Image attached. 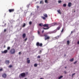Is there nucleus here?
<instances>
[{
    "instance_id": "18",
    "label": "nucleus",
    "mask_w": 79,
    "mask_h": 79,
    "mask_svg": "<svg viewBox=\"0 0 79 79\" xmlns=\"http://www.w3.org/2000/svg\"><path fill=\"white\" fill-rule=\"evenodd\" d=\"M63 77V76H60L58 78V79H61V78H62V77Z\"/></svg>"
},
{
    "instance_id": "37",
    "label": "nucleus",
    "mask_w": 79,
    "mask_h": 79,
    "mask_svg": "<svg viewBox=\"0 0 79 79\" xmlns=\"http://www.w3.org/2000/svg\"><path fill=\"white\" fill-rule=\"evenodd\" d=\"M21 52H19V55H21Z\"/></svg>"
},
{
    "instance_id": "33",
    "label": "nucleus",
    "mask_w": 79,
    "mask_h": 79,
    "mask_svg": "<svg viewBox=\"0 0 79 79\" xmlns=\"http://www.w3.org/2000/svg\"><path fill=\"white\" fill-rule=\"evenodd\" d=\"M75 74H76V73H74L73 74H72V77H73V76H74V75H75Z\"/></svg>"
},
{
    "instance_id": "19",
    "label": "nucleus",
    "mask_w": 79,
    "mask_h": 79,
    "mask_svg": "<svg viewBox=\"0 0 79 79\" xmlns=\"http://www.w3.org/2000/svg\"><path fill=\"white\" fill-rule=\"evenodd\" d=\"M34 66H35V67H37V64H35L34 65Z\"/></svg>"
},
{
    "instance_id": "52",
    "label": "nucleus",
    "mask_w": 79,
    "mask_h": 79,
    "mask_svg": "<svg viewBox=\"0 0 79 79\" xmlns=\"http://www.w3.org/2000/svg\"><path fill=\"white\" fill-rule=\"evenodd\" d=\"M56 30H55L54 31H55Z\"/></svg>"
},
{
    "instance_id": "2",
    "label": "nucleus",
    "mask_w": 79,
    "mask_h": 79,
    "mask_svg": "<svg viewBox=\"0 0 79 79\" xmlns=\"http://www.w3.org/2000/svg\"><path fill=\"white\" fill-rule=\"evenodd\" d=\"M44 37H45V40H48L50 39V37L49 36H48L47 34H44Z\"/></svg>"
},
{
    "instance_id": "16",
    "label": "nucleus",
    "mask_w": 79,
    "mask_h": 79,
    "mask_svg": "<svg viewBox=\"0 0 79 79\" xmlns=\"http://www.w3.org/2000/svg\"><path fill=\"white\" fill-rule=\"evenodd\" d=\"M39 26H44V25H43V23H40L39 24Z\"/></svg>"
},
{
    "instance_id": "12",
    "label": "nucleus",
    "mask_w": 79,
    "mask_h": 79,
    "mask_svg": "<svg viewBox=\"0 0 79 79\" xmlns=\"http://www.w3.org/2000/svg\"><path fill=\"white\" fill-rule=\"evenodd\" d=\"M57 11L59 14H61V12L60 10L59 9V10H58Z\"/></svg>"
},
{
    "instance_id": "48",
    "label": "nucleus",
    "mask_w": 79,
    "mask_h": 79,
    "mask_svg": "<svg viewBox=\"0 0 79 79\" xmlns=\"http://www.w3.org/2000/svg\"><path fill=\"white\" fill-rule=\"evenodd\" d=\"M6 24H5V26H6Z\"/></svg>"
},
{
    "instance_id": "38",
    "label": "nucleus",
    "mask_w": 79,
    "mask_h": 79,
    "mask_svg": "<svg viewBox=\"0 0 79 79\" xmlns=\"http://www.w3.org/2000/svg\"><path fill=\"white\" fill-rule=\"evenodd\" d=\"M38 34H40V32L39 31H38Z\"/></svg>"
},
{
    "instance_id": "42",
    "label": "nucleus",
    "mask_w": 79,
    "mask_h": 79,
    "mask_svg": "<svg viewBox=\"0 0 79 79\" xmlns=\"http://www.w3.org/2000/svg\"><path fill=\"white\" fill-rule=\"evenodd\" d=\"M42 2H43V1H41L40 2V3H42Z\"/></svg>"
},
{
    "instance_id": "11",
    "label": "nucleus",
    "mask_w": 79,
    "mask_h": 79,
    "mask_svg": "<svg viewBox=\"0 0 79 79\" xmlns=\"http://www.w3.org/2000/svg\"><path fill=\"white\" fill-rule=\"evenodd\" d=\"M8 52V50H4L3 52H2V53H6Z\"/></svg>"
},
{
    "instance_id": "17",
    "label": "nucleus",
    "mask_w": 79,
    "mask_h": 79,
    "mask_svg": "<svg viewBox=\"0 0 79 79\" xmlns=\"http://www.w3.org/2000/svg\"><path fill=\"white\" fill-rule=\"evenodd\" d=\"M67 42V45H69V40H68Z\"/></svg>"
},
{
    "instance_id": "30",
    "label": "nucleus",
    "mask_w": 79,
    "mask_h": 79,
    "mask_svg": "<svg viewBox=\"0 0 79 79\" xmlns=\"http://www.w3.org/2000/svg\"><path fill=\"white\" fill-rule=\"evenodd\" d=\"M42 53V51L40 50V52H39V54H40Z\"/></svg>"
},
{
    "instance_id": "49",
    "label": "nucleus",
    "mask_w": 79,
    "mask_h": 79,
    "mask_svg": "<svg viewBox=\"0 0 79 79\" xmlns=\"http://www.w3.org/2000/svg\"><path fill=\"white\" fill-rule=\"evenodd\" d=\"M56 32V31L55 32Z\"/></svg>"
},
{
    "instance_id": "3",
    "label": "nucleus",
    "mask_w": 79,
    "mask_h": 79,
    "mask_svg": "<svg viewBox=\"0 0 79 79\" xmlns=\"http://www.w3.org/2000/svg\"><path fill=\"white\" fill-rule=\"evenodd\" d=\"M10 53L11 54H14L15 53V50L14 49H12L10 51Z\"/></svg>"
},
{
    "instance_id": "39",
    "label": "nucleus",
    "mask_w": 79,
    "mask_h": 79,
    "mask_svg": "<svg viewBox=\"0 0 79 79\" xmlns=\"http://www.w3.org/2000/svg\"><path fill=\"white\" fill-rule=\"evenodd\" d=\"M76 63H77V61H76L75 62H74V64H75Z\"/></svg>"
},
{
    "instance_id": "40",
    "label": "nucleus",
    "mask_w": 79,
    "mask_h": 79,
    "mask_svg": "<svg viewBox=\"0 0 79 79\" xmlns=\"http://www.w3.org/2000/svg\"><path fill=\"white\" fill-rule=\"evenodd\" d=\"M6 29H5L4 30V32H6Z\"/></svg>"
},
{
    "instance_id": "27",
    "label": "nucleus",
    "mask_w": 79,
    "mask_h": 79,
    "mask_svg": "<svg viewBox=\"0 0 79 79\" xmlns=\"http://www.w3.org/2000/svg\"><path fill=\"white\" fill-rule=\"evenodd\" d=\"M53 24V26H55V25H56V24H57L56 23H54Z\"/></svg>"
},
{
    "instance_id": "35",
    "label": "nucleus",
    "mask_w": 79,
    "mask_h": 79,
    "mask_svg": "<svg viewBox=\"0 0 79 79\" xmlns=\"http://www.w3.org/2000/svg\"><path fill=\"white\" fill-rule=\"evenodd\" d=\"M56 39H58L59 38V36H56Z\"/></svg>"
},
{
    "instance_id": "22",
    "label": "nucleus",
    "mask_w": 79,
    "mask_h": 79,
    "mask_svg": "<svg viewBox=\"0 0 79 79\" xmlns=\"http://www.w3.org/2000/svg\"><path fill=\"white\" fill-rule=\"evenodd\" d=\"M63 6H64L65 7H66V4H63Z\"/></svg>"
},
{
    "instance_id": "1",
    "label": "nucleus",
    "mask_w": 79,
    "mask_h": 79,
    "mask_svg": "<svg viewBox=\"0 0 79 79\" xmlns=\"http://www.w3.org/2000/svg\"><path fill=\"white\" fill-rule=\"evenodd\" d=\"M43 16L44 17L42 16H41V18L44 20H45V19H46V18L48 17V15H47V14H43Z\"/></svg>"
},
{
    "instance_id": "47",
    "label": "nucleus",
    "mask_w": 79,
    "mask_h": 79,
    "mask_svg": "<svg viewBox=\"0 0 79 79\" xmlns=\"http://www.w3.org/2000/svg\"><path fill=\"white\" fill-rule=\"evenodd\" d=\"M40 79H43V78H40Z\"/></svg>"
},
{
    "instance_id": "50",
    "label": "nucleus",
    "mask_w": 79,
    "mask_h": 79,
    "mask_svg": "<svg viewBox=\"0 0 79 79\" xmlns=\"http://www.w3.org/2000/svg\"><path fill=\"white\" fill-rule=\"evenodd\" d=\"M74 13H75V12H76V11H74Z\"/></svg>"
},
{
    "instance_id": "31",
    "label": "nucleus",
    "mask_w": 79,
    "mask_h": 79,
    "mask_svg": "<svg viewBox=\"0 0 79 79\" xmlns=\"http://www.w3.org/2000/svg\"><path fill=\"white\" fill-rule=\"evenodd\" d=\"M47 1H48V0H45V3H48V2Z\"/></svg>"
},
{
    "instance_id": "41",
    "label": "nucleus",
    "mask_w": 79,
    "mask_h": 79,
    "mask_svg": "<svg viewBox=\"0 0 79 79\" xmlns=\"http://www.w3.org/2000/svg\"><path fill=\"white\" fill-rule=\"evenodd\" d=\"M44 30H43L42 31V33H44Z\"/></svg>"
},
{
    "instance_id": "24",
    "label": "nucleus",
    "mask_w": 79,
    "mask_h": 79,
    "mask_svg": "<svg viewBox=\"0 0 79 79\" xmlns=\"http://www.w3.org/2000/svg\"><path fill=\"white\" fill-rule=\"evenodd\" d=\"M60 27H58L57 28V29L58 30H60Z\"/></svg>"
},
{
    "instance_id": "21",
    "label": "nucleus",
    "mask_w": 79,
    "mask_h": 79,
    "mask_svg": "<svg viewBox=\"0 0 79 79\" xmlns=\"http://www.w3.org/2000/svg\"><path fill=\"white\" fill-rule=\"evenodd\" d=\"M27 40V38H26L25 40H23V41L26 42Z\"/></svg>"
},
{
    "instance_id": "9",
    "label": "nucleus",
    "mask_w": 79,
    "mask_h": 79,
    "mask_svg": "<svg viewBox=\"0 0 79 79\" xmlns=\"http://www.w3.org/2000/svg\"><path fill=\"white\" fill-rule=\"evenodd\" d=\"M5 63L7 64H9V63H10V60H6Z\"/></svg>"
},
{
    "instance_id": "20",
    "label": "nucleus",
    "mask_w": 79,
    "mask_h": 79,
    "mask_svg": "<svg viewBox=\"0 0 79 79\" xmlns=\"http://www.w3.org/2000/svg\"><path fill=\"white\" fill-rule=\"evenodd\" d=\"M73 60H74V59L73 58L71 59L70 60V61H73Z\"/></svg>"
},
{
    "instance_id": "28",
    "label": "nucleus",
    "mask_w": 79,
    "mask_h": 79,
    "mask_svg": "<svg viewBox=\"0 0 79 79\" xmlns=\"http://www.w3.org/2000/svg\"><path fill=\"white\" fill-rule=\"evenodd\" d=\"M37 58H40V56H38L37 57Z\"/></svg>"
},
{
    "instance_id": "34",
    "label": "nucleus",
    "mask_w": 79,
    "mask_h": 79,
    "mask_svg": "<svg viewBox=\"0 0 79 79\" xmlns=\"http://www.w3.org/2000/svg\"><path fill=\"white\" fill-rule=\"evenodd\" d=\"M3 71V69H0V71Z\"/></svg>"
},
{
    "instance_id": "10",
    "label": "nucleus",
    "mask_w": 79,
    "mask_h": 79,
    "mask_svg": "<svg viewBox=\"0 0 79 79\" xmlns=\"http://www.w3.org/2000/svg\"><path fill=\"white\" fill-rule=\"evenodd\" d=\"M44 27H48V24H45L44 25Z\"/></svg>"
},
{
    "instance_id": "4",
    "label": "nucleus",
    "mask_w": 79,
    "mask_h": 79,
    "mask_svg": "<svg viewBox=\"0 0 79 79\" xmlns=\"http://www.w3.org/2000/svg\"><path fill=\"white\" fill-rule=\"evenodd\" d=\"M36 45L37 47H39V46H40V47H42V46L43 44H42V43H39V42H37L36 43Z\"/></svg>"
},
{
    "instance_id": "7",
    "label": "nucleus",
    "mask_w": 79,
    "mask_h": 79,
    "mask_svg": "<svg viewBox=\"0 0 79 79\" xmlns=\"http://www.w3.org/2000/svg\"><path fill=\"white\" fill-rule=\"evenodd\" d=\"M6 73H4L2 75V76L3 77H4V78H6Z\"/></svg>"
},
{
    "instance_id": "5",
    "label": "nucleus",
    "mask_w": 79,
    "mask_h": 79,
    "mask_svg": "<svg viewBox=\"0 0 79 79\" xmlns=\"http://www.w3.org/2000/svg\"><path fill=\"white\" fill-rule=\"evenodd\" d=\"M9 11L10 12V13L14 12L15 11V9H9Z\"/></svg>"
},
{
    "instance_id": "26",
    "label": "nucleus",
    "mask_w": 79,
    "mask_h": 79,
    "mask_svg": "<svg viewBox=\"0 0 79 79\" xmlns=\"http://www.w3.org/2000/svg\"><path fill=\"white\" fill-rule=\"evenodd\" d=\"M13 66L12 65H10L9 66V68H11Z\"/></svg>"
},
{
    "instance_id": "6",
    "label": "nucleus",
    "mask_w": 79,
    "mask_h": 79,
    "mask_svg": "<svg viewBox=\"0 0 79 79\" xmlns=\"http://www.w3.org/2000/svg\"><path fill=\"white\" fill-rule=\"evenodd\" d=\"M20 76L21 77H25V76H26V73H22L20 74Z\"/></svg>"
},
{
    "instance_id": "32",
    "label": "nucleus",
    "mask_w": 79,
    "mask_h": 79,
    "mask_svg": "<svg viewBox=\"0 0 79 79\" xmlns=\"http://www.w3.org/2000/svg\"><path fill=\"white\" fill-rule=\"evenodd\" d=\"M64 31V29L62 28V31H61V32H63Z\"/></svg>"
},
{
    "instance_id": "45",
    "label": "nucleus",
    "mask_w": 79,
    "mask_h": 79,
    "mask_svg": "<svg viewBox=\"0 0 79 79\" xmlns=\"http://www.w3.org/2000/svg\"><path fill=\"white\" fill-rule=\"evenodd\" d=\"M64 73H65V74H66V72H64Z\"/></svg>"
},
{
    "instance_id": "15",
    "label": "nucleus",
    "mask_w": 79,
    "mask_h": 79,
    "mask_svg": "<svg viewBox=\"0 0 79 79\" xmlns=\"http://www.w3.org/2000/svg\"><path fill=\"white\" fill-rule=\"evenodd\" d=\"M49 28H50V27H48V28H44V27H43V29H44V30H47V29H49Z\"/></svg>"
},
{
    "instance_id": "44",
    "label": "nucleus",
    "mask_w": 79,
    "mask_h": 79,
    "mask_svg": "<svg viewBox=\"0 0 79 79\" xmlns=\"http://www.w3.org/2000/svg\"><path fill=\"white\" fill-rule=\"evenodd\" d=\"M27 7H29V5H27Z\"/></svg>"
},
{
    "instance_id": "51",
    "label": "nucleus",
    "mask_w": 79,
    "mask_h": 79,
    "mask_svg": "<svg viewBox=\"0 0 79 79\" xmlns=\"http://www.w3.org/2000/svg\"><path fill=\"white\" fill-rule=\"evenodd\" d=\"M25 79H27V78H25Z\"/></svg>"
},
{
    "instance_id": "23",
    "label": "nucleus",
    "mask_w": 79,
    "mask_h": 79,
    "mask_svg": "<svg viewBox=\"0 0 79 79\" xmlns=\"http://www.w3.org/2000/svg\"><path fill=\"white\" fill-rule=\"evenodd\" d=\"M25 26H26V23H24L23 26V27H25Z\"/></svg>"
},
{
    "instance_id": "14",
    "label": "nucleus",
    "mask_w": 79,
    "mask_h": 79,
    "mask_svg": "<svg viewBox=\"0 0 79 79\" xmlns=\"http://www.w3.org/2000/svg\"><path fill=\"white\" fill-rule=\"evenodd\" d=\"M23 39H24V38H25V37H26V34L25 33L23 34Z\"/></svg>"
},
{
    "instance_id": "46",
    "label": "nucleus",
    "mask_w": 79,
    "mask_h": 79,
    "mask_svg": "<svg viewBox=\"0 0 79 79\" xmlns=\"http://www.w3.org/2000/svg\"><path fill=\"white\" fill-rule=\"evenodd\" d=\"M67 68V67H65V69H66Z\"/></svg>"
},
{
    "instance_id": "36",
    "label": "nucleus",
    "mask_w": 79,
    "mask_h": 79,
    "mask_svg": "<svg viewBox=\"0 0 79 79\" xmlns=\"http://www.w3.org/2000/svg\"><path fill=\"white\" fill-rule=\"evenodd\" d=\"M58 2L59 3H61V1H58Z\"/></svg>"
},
{
    "instance_id": "43",
    "label": "nucleus",
    "mask_w": 79,
    "mask_h": 79,
    "mask_svg": "<svg viewBox=\"0 0 79 79\" xmlns=\"http://www.w3.org/2000/svg\"><path fill=\"white\" fill-rule=\"evenodd\" d=\"M4 48H5V47H6V46H5V45H4Z\"/></svg>"
},
{
    "instance_id": "13",
    "label": "nucleus",
    "mask_w": 79,
    "mask_h": 79,
    "mask_svg": "<svg viewBox=\"0 0 79 79\" xmlns=\"http://www.w3.org/2000/svg\"><path fill=\"white\" fill-rule=\"evenodd\" d=\"M72 5V4H71V2H69L68 3V6H69V7H70L71 6V5Z\"/></svg>"
},
{
    "instance_id": "29",
    "label": "nucleus",
    "mask_w": 79,
    "mask_h": 79,
    "mask_svg": "<svg viewBox=\"0 0 79 79\" xmlns=\"http://www.w3.org/2000/svg\"><path fill=\"white\" fill-rule=\"evenodd\" d=\"M10 47H7V50H10Z\"/></svg>"
},
{
    "instance_id": "25",
    "label": "nucleus",
    "mask_w": 79,
    "mask_h": 79,
    "mask_svg": "<svg viewBox=\"0 0 79 79\" xmlns=\"http://www.w3.org/2000/svg\"><path fill=\"white\" fill-rule=\"evenodd\" d=\"M29 24L30 25H31V24H32V22L30 21L29 22Z\"/></svg>"
},
{
    "instance_id": "8",
    "label": "nucleus",
    "mask_w": 79,
    "mask_h": 79,
    "mask_svg": "<svg viewBox=\"0 0 79 79\" xmlns=\"http://www.w3.org/2000/svg\"><path fill=\"white\" fill-rule=\"evenodd\" d=\"M29 60V58H27V63H28V64H29V63H30V60Z\"/></svg>"
}]
</instances>
